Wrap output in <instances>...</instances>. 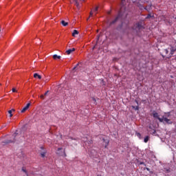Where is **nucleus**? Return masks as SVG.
<instances>
[{
	"mask_svg": "<svg viewBox=\"0 0 176 176\" xmlns=\"http://www.w3.org/2000/svg\"><path fill=\"white\" fill-rule=\"evenodd\" d=\"M71 140H75V139H74V138H71Z\"/></svg>",
	"mask_w": 176,
	"mask_h": 176,
	"instance_id": "39",
	"label": "nucleus"
},
{
	"mask_svg": "<svg viewBox=\"0 0 176 176\" xmlns=\"http://www.w3.org/2000/svg\"><path fill=\"white\" fill-rule=\"evenodd\" d=\"M133 109H135V111H138L140 109V107L138 106H132Z\"/></svg>",
	"mask_w": 176,
	"mask_h": 176,
	"instance_id": "18",
	"label": "nucleus"
},
{
	"mask_svg": "<svg viewBox=\"0 0 176 176\" xmlns=\"http://www.w3.org/2000/svg\"><path fill=\"white\" fill-rule=\"evenodd\" d=\"M40 98H41L42 100L45 99V95H41Z\"/></svg>",
	"mask_w": 176,
	"mask_h": 176,
	"instance_id": "26",
	"label": "nucleus"
},
{
	"mask_svg": "<svg viewBox=\"0 0 176 176\" xmlns=\"http://www.w3.org/2000/svg\"><path fill=\"white\" fill-rule=\"evenodd\" d=\"M60 24H62V25H63V27H67V25H68V22H65V21H61Z\"/></svg>",
	"mask_w": 176,
	"mask_h": 176,
	"instance_id": "14",
	"label": "nucleus"
},
{
	"mask_svg": "<svg viewBox=\"0 0 176 176\" xmlns=\"http://www.w3.org/2000/svg\"><path fill=\"white\" fill-rule=\"evenodd\" d=\"M89 19H90V17H89V18L87 19V20H89Z\"/></svg>",
	"mask_w": 176,
	"mask_h": 176,
	"instance_id": "40",
	"label": "nucleus"
},
{
	"mask_svg": "<svg viewBox=\"0 0 176 176\" xmlns=\"http://www.w3.org/2000/svg\"><path fill=\"white\" fill-rule=\"evenodd\" d=\"M30 105L31 103H28L26 106L23 107V109L21 111V113H24V112H25V111H27L28 108H30Z\"/></svg>",
	"mask_w": 176,
	"mask_h": 176,
	"instance_id": "6",
	"label": "nucleus"
},
{
	"mask_svg": "<svg viewBox=\"0 0 176 176\" xmlns=\"http://www.w3.org/2000/svg\"><path fill=\"white\" fill-rule=\"evenodd\" d=\"M135 102H136L137 104H138V101L135 100Z\"/></svg>",
	"mask_w": 176,
	"mask_h": 176,
	"instance_id": "38",
	"label": "nucleus"
},
{
	"mask_svg": "<svg viewBox=\"0 0 176 176\" xmlns=\"http://www.w3.org/2000/svg\"><path fill=\"white\" fill-rule=\"evenodd\" d=\"M88 144H93V140L88 141Z\"/></svg>",
	"mask_w": 176,
	"mask_h": 176,
	"instance_id": "31",
	"label": "nucleus"
},
{
	"mask_svg": "<svg viewBox=\"0 0 176 176\" xmlns=\"http://www.w3.org/2000/svg\"><path fill=\"white\" fill-rule=\"evenodd\" d=\"M93 16V12H90V14H89V17H92Z\"/></svg>",
	"mask_w": 176,
	"mask_h": 176,
	"instance_id": "29",
	"label": "nucleus"
},
{
	"mask_svg": "<svg viewBox=\"0 0 176 176\" xmlns=\"http://www.w3.org/2000/svg\"><path fill=\"white\" fill-rule=\"evenodd\" d=\"M144 25H142V23L139 22L134 25L133 30H135V31H141V30H144Z\"/></svg>",
	"mask_w": 176,
	"mask_h": 176,
	"instance_id": "3",
	"label": "nucleus"
},
{
	"mask_svg": "<svg viewBox=\"0 0 176 176\" xmlns=\"http://www.w3.org/2000/svg\"><path fill=\"white\" fill-rule=\"evenodd\" d=\"M102 141V148H105V149H107L108 145H109V140L103 138Z\"/></svg>",
	"mask_w": 176,
	"mask_h": 176,
	"instance_id": "4",
	"label": "nucleus"
},
{
	"mask_svg": "<svg viewBox=\"0 0 176 176\" xmlns=\"http://www.w3.org/2000/svg\"><path fill=\"white\" fill-rule=\"evenodd\" d=\"M12 112H14V109H11Z\"/></svg>",
	"mask_w": 176,
	"mask_h": 176,
	"instance_id": "35",
	"label": "nucleus"
},
{
	"mask_svg": "<svg viewBox=\"0 0 176 176\" xmlns=\"http://www.w3.org/2000/svg\"><path fill=\"white\" fill-rule=\"evenodd\" d=\"M165 115L162 116V118H160V116H159V113L156 111L153 112V117L155 118V119H158L159 122L160 123H163V122H166L167 124H173V121L171 120L168 119V118H170L171 113L170 112L164 113Z\"/></svg>",
	"mask_w": 176,
	"mask_h": 176,
	"instance_id": "1",
	"label": "nucleus"
},
{
	"mask_svg": "<svg viewBox=\"0 0 176 176\" xmlns=\"http://www.w3.org/2000/svg\"><path fill=\"white\" fill-rule=\"evenodd\" d=\"M41 157H45L46 156V152L41 153Z\"/></svg>",
	"mask_w": 176,
	"mask_h": 176,
	"instance_id": "19",
	"label": "nucleus"
},
{
	"mask_svg": "<svg viewBox=\"0 0 176 176\" xmlns=\"http://www.w3.org/2000/svg\"><path fill=\"white\" fill-rule=\"evenodd\" d=\"M78 66H79V63H78V64L73 68V71H75V69H76V68H78Z\"/></svg>",
	"mask_w": 176,
	"mask_h": 176,
	"instance_id": "23",
	"label": "nucleus"
},
{
	"mask_svg": "<svg viewBox=\"0 0 176 176\" xmlns=\"http://www.w3.org/2000/svg\"><path fill=\"white\" fill-rule=\"evenodd\" d=\"M12 110H9L8 111V113H9V115H10V118H12V116H13V114L12 113Z\"/></svg>",
	"mask_w": 176,
	"mask_h": 176,
	"instance_id": "21",
	"label": "nucleus"
},
{
	"mask_svg": "<svg viewBox=\"0 0 176 176\" xmlns=\"http://www.w3.org/2000/svg\"><path fill=\"white\" fill-rule=\"evenodd\" d=\"M12 142H16V139L14 138L12 140H6L5 142H3V144H12Z\"/></svg>",
	"mask_w": 176,
	"mask_h": 176,
	"instance_id": "9",
	"label": "nucleus"
},
{
	"mask_svg": "<svg viewBox=\"0 0 176 176\" xmlns=\"http://www.w3.org/2000/svg\"><path fill=\"white\" fill-rule=\"evenodd\" d=\"M72 52H75V48H72V49H69V50H67L66 54L69 55V54H71V53H72Z\"/></svg>",
	"mask_w": 176,
	"mask_h": 176,
	"instance_id": "12",
	"label": "nucleus"
},
{
	"mask_svg": "<svg viewBox=\"0 0 176 176\" xmlns=\"http://www.w3.org/2000/svg\"><path fill=\"white\" fill-rule=\"evenodd\" d=\"M149 141V136H146L144 140V142L146 143Z\"/></svg>",
	"mask_w": 176,
	"mask_h": 176,
	"instance_id": "17",
	"label": "nucleus"
},
{
	"mask_svg": "<svg viewBox=\"0 0 176 176\" xmlns=\"http://www.w3.org/2000/svg\"><path fill=\"white\" fill-rule=\"evenodd\" d=\"M74 2H75L76 6L77 8H79V2H78V0H75Z\"/></svg>",
	"mask_w": 176,
	"mask_h": 176,
	"instance_id": "20",
	"label": "nucleus"
},
{
	"mask_svg": "<svg viewBox=\"0 0 176 176\" xmlns=\"http://www.w3.org/2000/svg\"><path fill=\"white\" fill-rule=\"evenodd\" d=\"M53 58H54V60H57V58H58V60H60V58H61V56H58V55H57V54H54V55L53 56Z\"/></svg>",
	"mask_w": 176,
	"mask_h": 176,
	"instance_id": "15",
	"label": "nucleus"
},
{
	"mask_svg": "<svg viewBox=\"0 0 176 176\" xmlns=\"http://www.w3.org/2000/svg\"><path fill=\"white\" fill-rule=\"evenodd\" d=\"M99 39H100V36H98L97 41H98Z\"/></svg>",
	"mask_w": 176,
	"mask_h": 176,
	"instance_id": "36",
	"label": "nucleus"
},
{
	"mask_svg": "<svg viewBox=\"0 0 176 176\" xmlns=\"http://www.w3.org/2000/svg\"><path fill=\"white\" fill-rule=\"evenodd\" d=\"M12 93H17V90H16V88H12Z\"/></svg>",
	"mask_w": 176,
	"mask_h": 176,
	"instance_id": "25",
	"label": "nucleus"
},
{
	"mask_svg": "<svg viewBox=\"0 0 176 176\" xmlns=\"http://www.w3.org/2000/svg\"><path fill=\"white\" fill-rule=\"evenodd\" d=\"M93 101H94L96 102V98H93Z\"/></svg>",
	"mask_w": 176,
	"mask_h": 176,
	"instance_id": "34",
	"label": "nucleus"
},
{
	"mask_svg": "<svg viewBox=\"0 0 176 176\" xmlns=\"http://www.w3.org/2000/svg\"><path fill=\"white\" fill-rule=\"evenodd\" d=\"M145 10H147V12H151V9H152V4H150L147 6H146V8H144Z\"/></svg>",
	"mask_w": 176,
	"mask_h": 176,
	"instance_id": "11",
	"label": "nucleus"
},
{
	"mask_svg": "<svg viewBox=\"0 0 176 176\" xmlns=\"http://www.w3.org/2000/svg\"><path fill=\"white\" fill-rule=\"evenodd\" d=\"M79 34V32L76 30H74L72 32V36H75V35H78Z\"/></svg>",
	"mask_w": 176,
	"mask_h": 176,
	"instance_id": "16",
	"label": "nucleus"
},
{
	"mask_svg": "<svg viewBox=\"0 0 176 176\" xmlns=\"http://www.w3.org/2000/svg\"><path fill=\"white\" fill-rule=\"evenodd\" d=\"M136 6L140 9V10H144V9H145V8H144V6H142V4L140 3H137Z\"/></svg>",
	"mask_w": 176,
	"mask_h": 176,
	"instance_id": "10",
	"label": "nucleus"
},
{
	"mask_svg": "<svg viewBox=\"0 0 176 176\" xmlns=\"http://www.w3.org/2000/svg\"><path fill=\"white\" fill-rule=\"evenodd\" d=\"M152 17V15L151 14H148L146 19H151Z\"/></svg>",
	"mask_w": 176,
	"mask_h": 176,
	"instance_id": "24",
	"label": "nucleus"
},
{
	"mask_svg": "<svg viewBox=\"0 0 176 176\" xmlns=\"http://www.w3.org/2000/svg\"><path fill=\"white\" fill-rule=\"evenodd\" d=\"M98 10V7H96L94 10V12H97Z\"/></svg>",
	"mask_w": 176,
	"mask_h": 176,
	"instance_id": "28",
	"label": "nucleus"
},
{
	"mask_svg": "<svg viewBox=\"0 0 176 176\" xmlns=\"http://www.w3.org/2000/svg\"><path fill=\"white\" fill-rule=\"evenodd\" d=\"M63 148H58L57 149V152H56V154L58 155V156H63Z\"/></svg>",
	"mask_w": 176,
	"mask_h": 176,
	"instance_id": "7",
	"label": "nucleus"
},
{
	"mask_svg": "<svg viewBox=\"0 0 176 176\" xmlns=\"http://www.w3.org/2000/svg\"><path fill=\"white\" fill-rule=\"evenodd\" d=\"M170 50V53L169 54V56H168V58H170V57H171V56H173V54H174V53H175L176 45H175V47H171Z\"/></svg>",
	"mask_w": 176,
	"mask_h": 176,
	"instance_id": "5",
	"label": "nucleus"
},
{
	"mask_svg": "<svg viewBox=\"0 0 176 176\" xmlns=\"http://www.w3.org/2000/svg\"><path fill=\"white\" fill-rule=\"evenodd\" d=\"M125 1L126 0H121V8L119 11L118 15L116 17V19L114 20H113L111 22H110V25L115 24V23H116L118 21V20H119V18L121 17L122 16V14L124 13L123 12V10H126V8L123 5H124Z\"/></svg>",
	"mask_w": 176,
	"mask_h": 176,
	"instance_id": "2",
	"label": "nucleus"
},
{
	"mask_svg": "<svg viewBox=\"0 0 176 176\" xmlns=\"http://www.w3.org/2000/svg\"><path fill=\"white\" fill-rule=\"evenodd\" d=\"M22 171L26 174V175H28V173L27 172V170L24 169V168H22Z\"/></svg>",
	"mask_w": 176,
	"mask_h": 176,
	"instance_id": "22",
	"label": "nucleus"
},
{
	"mask_svg": "<svg viewBox=\"0 0 176 176\" xmlns=\"http://www.w3.org/2000/svg\"><path fill=\"white\" fill-rule=\"evenodd\" d=\"M162 53H163L162 57H166V56H167V54H168V50H167V49L163 50Z\"/></svg>",
	"mask_w": 176,
	"mask_h": 176,
	"instance_id": "8",
	"label": "nucleus"
},
{
	"mask_svg": "<svg viewBox=\"0 0 176 176\" xmlns=\"http://www.w3.org/2000/svg\"><path fill=\"white\" fill-rule=\"evenodd\" d=\"M63 155H64L65 157H67V154L65 153V151H63Z\"/></svg>",
	"mask_w": 176,
	"mask_h": 176,
	"instance_id": "30",
	"label": "nucleus"
},
{
	"mask_svg": "<svg viewBox=\"0 0 176 176\" xmlns=\"http://www.w3.org/2000/svg\"><path fill=\"white\" fill-rule=\"evenodd\" d=\"M17 135V133H14L13 135H12V138H15V137Z\"/></svg>",
	"mask_w": 176,
	"mask_h": 176,
	"instance_id": "27",
	"label": "nucleus"
},
{
	"mask_svg": "<svg viewBox=\"0 0 176 176\" xmlns=\"http://www.w3.org/2000/svg\"><path fill=\"white\" fill-rule=\"evenodd\" d=\"M140 164H145L144 162H140Z\"/></svg>",
	"mask_w": 176,
	"mask_h": 176,
	"instance_id": "37",
	"label": "nucleus"
},
{
	"mask_svg": "<svg viewBox=\"0 0 176 176\" xmlns=\"http://www.w3.org/2000/svg\"><path fill=\"white\" fill-rule=\"evenodd\" d=\"M47 93H49V91H47L44 94V96H47Z\"/></svg>",
	"mask_w": 176,
	"mask_h": 176,
	"instance_id": "32",
	"label": "nucleus"
},
{
	"mask_svg": "<svg viewBox=\"0 0 176 176\" xmlns=\"http://www.w3.org/2000/svg\"><path fill=\"white\" fill-rule=\"evenodd\" d=\"M34 78H38V79H42V76L38 74L37 73H35L34 74Z\"/></svg>",
	"mask_w": 176,
	"mask_h": 176,
	"instance_id": "13",
	"label": "nucleus"
},
{
	"mask_svg": "<svg viewBox=\"0 0 176 176\" xmlns=\"http://www.w3.org/2000/svg\"><path fill=\"white\" fill-rule=\"evenodd\" d=\"M146 170L147 171H151V169H150L149 168H146Z\"/></svg>",
	"mask_w": 176,
	"mask_h": 176,
	"instance_id": "33",
	"label": "nucleus"
}]
</instances>
